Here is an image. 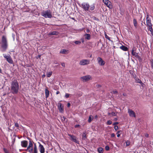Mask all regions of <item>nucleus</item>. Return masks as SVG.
I'll return each instance as SVG.
<instances>
[{"label":"nucleus","mask_w":153,"mask_h":153,"mask_svg":"<svg viewBox=\"0 0 153 153\" xmlns=\"http://www.w3.org/2000/svg\"><path fill=\"white\" fill-rule=\"evenodd\" d=\"M11 91L13 94H17L19 89V84L16 79H14L11 83Z\"/></svg>","instance_id":"1"},{"label":"nucleus","mask_w":153,"mask_h":153,"mask_svg":"<svg viewBox=\"0 0 153 153\" xmlns=\"http://www.w3.org/2000/svg\"><path fill=\"white\" fill-rule=\"evenodd\" d=\"M95 5L94 3H93L90 5L88 3L84 2L82 3L80 7L85 11L90 12L94 9Z\"/></svg>","instance_id":"2"},{"label":"nucleus","mask_w":153,"mask_h":153,"mask_svg":"<svg viewBox=\"0 0 153 153\" xmlns=\"http://www.w3.org/2000/svg\"><path fill=\"white\" fill-rule=\"evenodd\" d=\"M8 44L6 36H3L1 37V51L2 52L5 51L7 49Z\"/></svg>","instance_id":"3"},{"label":"nucleus","mask_w":153,"mask_h":153,"mask_svg":"<svg viewBox=\"0 0 153 153\" xmlns=\"http://www.w3.org/2000/svg\"><path fill=\"white\" fill-rule=\"evenodd\" d=\"M146 24L145 22H144V24L148 27L149 30L151 32L152 34V33H153V30L152 27V25L151 23V19L149 17L148 14L146 15Z\"/></svg>","instance_id":"4"},{"label":"nucleus","mask_w":153,"mask_h":153,"mask_svg":"<svg viewBox=\"0 0 153 153\" xmlns=\"http://www.w3.org/2000/svg\"><path fill=\"white\" fill-rule=\"evenodd\" d=\"M41 15L45 18H51L52 17L51 13L50 10L43 11L41 13Z\"/></svg>","instance_id":"5"},{"label":"nucleus","mask_w":153,"mask_h":153,"mask_svg":"<svg viewBox=\"0 0 153 153\" xmlns=\"http://www.w3.org/2000/svg\"><path fill=\"white\" fill-rule=\"evenodd\" d=\"M30 140L29 143V145L27 147V148L26 149V150L28 151L30 153H32L33 150V141L31 140Z\"/></svg>","instance_id":"6"},{"label":"nucleus","mask_w":153,"mask_h":153,"mask_svg":"<svg viewBox=\"0 0 153 153\" xmlns=\"http://www.w3.org/2000/svg\"><path fill=\"white\" fill-rule=\"evenodd\" d=\"M3 55L4 57L6 59V60L10 64H13V61L9 54L6 55L5 54H3Z\"/></svg>","instance_id":"7"},{"label":"nucleus","mask_w":153,"mask_h":153,"mask_svg":"<svg viewBox=\"0 0 153 153\" xmlns=\"http://www.w3.org/2000/svg\"><path fill=\"white\" fill-rule=\"evenodd\" d=\"M90 63V60L88 59H83L80 60L79 62V64L81 65H87Z\"/></svg>","instance_id":"8"},{"label":"nucleus","mask_w":153,"mask_h":153,"mask_svg":"<svg viewBox=\"0 0 153 153\" xmlns=\"http://www.w3.org/2000/svg\"><path fill=\"white\" fill-rule=\"evenodd\" d=\"M68 135L70 137V140L72 141L79 144V141L77 140L76 137L73 134H68Z\"/></svg>","instance_id":"9"},{"label":"nucleus","mask_w":153,"mask_h":153,"mask_svg":"<svg viewBox=\"0 0 153 153\" xmlns=\"http://www.w3.org/2000/svg\"><path fill=\"white\" fill-rule=\"evenodd\" d=\"M81 79L83 82H87L89 80L91 79L92 78L91 76L89 75H86L81 77Z\"/></svg>","instance_id":"10"},{"label":"nucleus","mask_w":153,"mask_h":153,"mask_svg":"<svg viewBox=\"0 0 153 153\" xmlns=\"http://www.w3.org/2000/svg\"><path fill=\"white\" fill-rule=\"evenodd\" d=\"M103 1L105 4L110 8H111L113 7L111 2L109 0H103Z\"/></svg>","instance_id":"11"},{"label":"nucleus","mask_w":153,"mask_h":153,"mask_svg":"<svg viewBox=\"0 0 153 153\" xmlns=\"http://www.w3.org/2000/svg\"><path fill=\"white\" fill-rule=\"evenodd\" d=\"M97 60L99 64L101 66H103L105 65V62L100 57H98L97 58Z\"/></svg>","instance_id":"12"},{"label":"nucleus","mask_w":153,"mask_h":153,"mask_svg":"<svg viewBox=\"0 0 153 153\" xmlns=\"http://www.w3.org/2000/svg\"><path fill=\"white\" fill-rule=\"evenodd\" d=\"M128 113L130 116L131 117H136V115L134 112L132 110L129 109Z\"/></svg>","instance_id":"13"},{"label":"nucleus","mask_w":153,"mask_h":153,"mask_svg":"<svg viewBox=\"0 0 153 153\" xmlns=\"http://www.w3.org/2000/svg\"><path fill=\"white\" fill-rule=\"evenodd\" d=\"M39 150L40 153H45V149L42 145L39 143Z\"/></svg>","instance_id":"14"},{"label":"nucleus","mask_w":153,"mask_h":153,"mask_svg":"<svg viewBox=\"0 0 153 153\" xmlns=\"http://www.w3.org/2000/svg\"><path fill=\"white\" fill-rule=\"evenodd\" d=\"M28 142L26 140H23L21 142V145L23 147L26 148L27 146Z\"/></svg>","instance_id":"15"},{"label":"nucleus","mask_w":153,"mask_h":153,"mask_svg":"<svg viewBox=\"0 0 153 153\" xmlns=\"http://www.w3.org/2000/svg\"><path fill=\"white\" fill-rule=\"evenodd\" d=\"M58 108L59 110V111L60 112H62L64 110V108L63 106L62 105V104L59 103L58 104Z\"/></svg>","instance_id":"16"},{"label":"nucleus","mask_w":153,"mask_h":153,"mask_svg":"<svg viewBox=\"0 0 153 153\" xmlns=\"http://www.w3.org/2000/svg\"><path fill=\"white\" fill-rule=\"evenodd\" d=\"M59 33V32L56 31L52 32L49 33V35H58Z\"/></svg>","instance_id":"17"},{"label":"nucleus","mask_w":153,"mask_h":153,"mask_svg":"<svg viewBox=\"0 0 153 153\" xmlns=\"http://www.w3.org/2000/svg\"><path fill=\"white\" fill-rule=\"evenodd\" d=\"M120 49L124 51H127L128 50V48L126 46L122 45L120 47Z\"/></svg>","instance_id":"18"},{"label":"nucleus","mask_w":153,"mask_h":153,"mask_svg":"<svg viewBox=\"0 0 153 153\" xmlns=\"http://www.w3.org/2000/svg\"><path fill=\"white\" fill-rule=\"evenodd\" d=\"M60 53L62 54H67L68 53V50L66 49H62L61 50Z\"/></svg>","instance_id":"19"},{"label":"nucleus","mask_w":153,"mask_h":153,"mask_svg":"<svg viewBox=\"0 0 153 153\" xmlns=\"http://www.w3.org/2000/svg\"><path fill=\"white\" fill-rule=\"evenodd\" d=\"M33 150V153H38L37 147L36 144H34V147Z\"/></svg>","instance_id":"20"},{"label":"nucleus","mask_w":153,"mask_h":153,"mask_svg":"<svg viewBox=\"0 0 153 153\" xmlns=\"http://www.w3.org/2000/svg\"><path fill=\"white\" fill-rule=\"evenodd\" d=\"M84 36L85 39L87 40H90L91 39V36L90 34L86 33L84 35Z\"/></svg>","instance_id":"21"},{"label":"nucleus","mask_w":153,"mask_h":153,"mask_svg":"<svg viewBox=\"0 0 153 153\" xmlns=\"http://www.w3.org/2000/svg\"><path fill=\"white\" fill-rule=\"evenodd\" d=\"M45 95L46 98H48L49 96V91L47 88L45 89Z\"/></svg>","instance_id":"22"},{"label":"nucleus","mask_w":153,"mask_h":153,"mask_svg":"<svg viewBox=\"0 0 153 153\" xmlns=\"http://www.w3.org/2000/svg\"><path fill=\"white\" fill-rule=\"evenodd\" d=\"M133 22L134 27L136 28H137V22L136 19H134L133 20Z\"/></svg>","instance_id":"23"},{"label":"nucleus","mask_w":153,"mask_h":153,"mask_svg":"<svg viewBox=\"0 0 153 153\" xmlns=\"http://www.w3.org/2000/svg\"><path fill=\"white\" fill-rule=\"evenodd\" d=\"M93 116L91 115H90L88 117V122L89 123H90L91 122L92 120H93Z\"/></svg>","instance_id":"24"},{"label":"nucleus","mask_w":153,"mask_h":153,"mask_svg":"<svg viewBox=\"0 0 153 153\" xmlns=\"http://www.w3.org/2000/svg\"><path fill=\"white\" fill-rule=\"evenodd\" d=\"M132 55L134 56L136 58H139V56L138 55L137 53H136L135 52L131 53Z\"/></svg>","instance_id":"25"},{"label":"nucleus","mask_w":153,"mask_h":153,"mask_svg":"<svg viewBox=\"0 0 153 153\" xmlns=\"http://www.w3.org/2000/svg\"><path fill=\"white\" fill-rule=\"evenodd\" d=\"M97 151L99 153H102L103 152V149L102 147L99 148L97 149Z\"/></svg>","instance_id":"26"},{"label":"nucleus","mask_w":153,"mask_h":153,"mask_svg":"<svg viewBox=\"0 0 153 153\" xmlns=\"http://www.w3.org/2000/svg\"><path fill=\"white\" fill-rule=\"evenodd\" d=\"M52 71H50L48 72L46 74V76L47 77H49L52 75Z\"/></svg>","instance_id":"27"},{"label":"nucleus","mask_w":153,"mask_h":153,"mask_svg":"<svg viewBox=\"0 0 153 153\" xmlns=\"http://www.w3.org/2000/svg\"><path fill=\"white\" fill-rule=\"evenodd\" d=\"M71 95V94H69L68 93H65V97L66 98H68L70 97V96Z\"/></svg>","instance_id":"28"},{"label":"nucleus","mask_w":153,"mask_h":153,"mask_svg":"<svg viewBox=\"0 0 153 153\" xmlns=\"http://www.w3.org/2000/svg\"><path fill=\"white\" fill-rule=\"evenodd\" d=\"M82 139H83L85 140L86 138V134L85 132L83 133V134L82 135Z\"/></svg>","instance_id":"29"},{"label":"nucleus","mask_w":153,"mask_h":153,"mask_svg":"<svg viewBox=\"0 0 153 153\" xmlns=\"http://www.w3.org/2000/svg\"><path fill=\"white\" fill-rule=\"evenodd\" d=\"M126 145L127 146H129L130 144V142L129 140H127L126 141Z\"/></svg>","instance_id":"30"},{"label":"nucleus","mask_w":153,"mask_h":153,"mask_svg":"<svg viewBox=\"0 0 153 153\" xmlns=\"http://www.w3.org/2000/svg\"><path fill=\"white\" fill-rule=\"evenodd\" d=\"M3 150L5 153H10L9 151H8V150L5 148H4Z\"/></svg>","instance_id":"31"},{"label":"nucleus","mask_w":153,"mask_h":153,"mask_svg":"<svg viewBox=\"0 0 153 153\" xmlns=\"http://www.w3.org/2000/svg\"><path fill=\"white\" fill-rule=\"evenodd\" d=\"M112 122L111 120H108L107 121V124L108 125H110L112 124Z\"/></svg>","instance_id":"32"},{"label":"nucleus","mask_w":153,"mask_h":153,"mask_svg":"<svg viewBox=\"0 0 153 153\" xmlns=\"http://www.w3.org/2000/svg\"><path fill=\"white\" fill-rule=\"evenodd\" d=\"M105 38L106 39H108V40H110V37H109L106 34V33H105Z\"/></svg>","instance_id":"33"},{"label":"nucleus","mask_w":153,"mask_h":153,"mask_svg":"<svg viewBox=\"0 0 153 153\" xmlns=\"http://www.w3.org/2000/svg\"><path fill=\"white\" fill-rule=\"evenodd\" d=\"M136 50V48L134 47L132 49L131 53H133V52H135Z\"/></svg>","instance_id":"34"},{"label":"nucleus","mask_w":153,"mask_h":153,"mask_svg":"<svg viewBox=\"0 0 153 153\" xmlns=\"http://www.w3.org/2000/svg\"><path fill=\"white\" fill-rule=\"evenodd\" d=\"M74 43L78 45L80 44L81 43V42L79 41H76L74 42Z\"/></svg>","instance_id":"35"},{"label":"nucleus","mask_w":153,"mask_h":153,"mask_svg":"<svg viewBox=\"0 0 153 153\" xmlns=\"http://www.w3.org/2000/svg\"><path fill=\"white\" fill-rule=\"evenodd\" d=\"M109 147L108 146H106L105 147V149L106 151H108L109 150Z\"/></svg>","instance_id":"36"},{"label":"nucleus","mask_w":153,"mask_h":153,"mask_svg":"<svg viewBox=\"0 0 153 153\" xmlns=\"http://www.w3.org/2000/svg\"><path fill=\"white\" fill-rule=\"evenodd\" d=\"M151 63L152 68L153 69V59L151 60Z\"/></svg>","instance_id":"37"},{"label":"nucleus","mask_w":153,"mask_h":153,"mask_svg":"<svg viewBox=\"0 0 153 153\" xmlns=\"http://www.w3.org/2000/svg\"><path fill=\"white\" fill-rule=\"evenodd\" d=\"M137 82L138 83H142V81L139 79H138L137 80Z\"/></svg>","instance_id":"38"},{"label":"nucleus","mask_w":153,"mask_h":153,"mask_svg":"<svg viewBox=\"0 0 153 153\" xmlns=\"http://www.w3.org/2000/svg\"><path fill=\"white\" fill-rule=\"evenodd\" d=\"M114 129L116 131H117V130L118 129V126H114Z\"/></svg>","instance_id":"39"},{"label":"nucleus","mask_w":153,"mask_h":153,"mask_svg":"<svg viewBox=\"0 0 153 153\" xmlns=\"http://www.w3.org/2000/svg\"><path fill=\"white\" fill-rule=\"evenodd\" d=\"M66 119L65 117L64 116L61 117V120L62 121H65V119Z\"/></svg>","instance_id":"40"},{"label":"nucleus","mask_w":153,"mask_h":153,"mask_svg":"<svg viewBox=\"0 0 153 153\" xmlns=\"http://www.w3.org/2000/svg\"><path fill=\"white\" fill-rule=\"evenodd\" d=\"M95 86L97 88H98L101 87V85H100L98 84H96L95 85Z\"/></svg>","instance_id":"41"},{"label":"nucleus","mask_w":153,"mask_h":153,"mask_svg":"<svg viewBox=\"0 0 153 153\" xmlns=\"http://www.w3.org/2000/svg\"><path fill=\"white\" fill-rule=\"evenodd\" d=\"M111 115L113 116H115L116 115V114L114 112H112L111 113Z\"/></svg>","instance_id":"42"},{"label":"nucleus","mask_w":153,"mask_h":153,"mask_svg":"<svg viewBox=\"0 0 153 153\" xmlns=\"http://www.w3.org/2000/svg\"><path fill=\"white\" fill-rule=\"evenodd\" d=\"M15 126L16 127H19V125L18 123H15Z\"/></svg>","instance_id":"43"},{"label":"nucleus","mask_w":153,"mask_h":153,"mask_svg":"<svg viewBox=\"0 0 153 153\" xmlns=\"http://www.w3.org/2000/svg\"><path fill=\"white\" fill-rule=\"evenodd\" d=\"M115 136V134L114 133H112L111 134V137H114Z\"/></svg>","instance_id":"44"},{"label":"nucleus","mask_w":153,"mask_h":153,"mask_svg":"<svg viewBox=\"0 0 153 153\" xmlns=\"http://www.w3.org/2000/svg\"><path fill=\"white\" fill-rule=\"evenodd\" d=\"M119 123L118 122H115L113 124V125H114V126H116V125H117Z\"/></svg>","instance_id":"45"},{"label":"nucleus","mask_w":153,"mask_h":153,"mask_svg":"<svg viewBox=\"0 0 153 153\" xmlns=\"http://www.w3.org/2000/svg\"><path fill=\"white\" fill-rule=\"evenodd\" d=\"M80 126L79 125V124H78V125H76L75 126H74V127L75 128H77V127H79Z\"/></svg>","instance_id":"46"},{"label":"nucleus","mask_w":153,"mask_h":153,"mask_svg":"<svg viewBox=\"0 0 153 153\" xmlns=\"http://www.w3.org/2000/svg\"><path fill=\"white\" fill-rule=\"evenodd\" d=\"M145 136L147 137H148L149 136V135L147 133H146L145 134Z\"/></svg>","instance_id":"47"},{"label":"nucleus","mask_w":153,"mask_h":153,"mask_svg":"<svg viewBox=\"0 0 153 153\" xmlns=\"http://www.w3.org/2000/svg\"><path fill=\"white\" fill-rule=\"evenodd\" d=\"M112 92L114 94H116L117 93V91H113Z\"/></svg>","instance_id":"48"},{"label":"nucleus","mask_w":153,"mask_h":153,"mask_svg":"<svg viewBox=\"0 0 153 153\" xmlns=\"http://www.w3.org/2000/svg\"><path fill=\"white\" fill-rule=\"evenodd\" d=\"M140 61H141L142 60V59H141V58L140 56H139V58H137Z\"/></svg>","instance_id":"49"},{"label":"nucleus","mask_w":153,"mask_h":153,"mask_svg":"<svg viewBox=\"0 0 153 153\" xmlns=\"http://www.w3.org/2000/svg\"><path fill=\"white\" fill-rule=\"evenodd\" d=\"M123 95L124 96H127V94L125 93H123Z\"/></svg>","instance_id":"50"},{"label":"nucleus","mask_w":153,"mask_h":153,"mask_svg":"<svg viewBox=\"0 0 153 153\" xmlns=\"http://www.w3.org/2000/svg\"><path fill=\"white\" fill-rule=\"evenodd\" d=\"M61 65H62V66L63 67H65V63H62L61 64Z\"/></svg>","instance_id":"51"},{"label":"nucleus","mask_w":153,"mask_h":153,"mask_svg":"<svg viewBox=\"0 0 153 153\" xmlns=\"http://www.w3.org/2000/svg\"><path fill=\"white\" fill-rule=\"evenodd\" d=\"M86 31L87 33H89L90 32V30L88 29H87Z\"/></svg>","instance_id":"52"},{"label":"nucleus","mask_w":153,"mask_h":153,"mask_svg":"<svg viewBox=\"0 0 153 153\" xmlns=\"http://www.w3.org/2000/svg\"><path fill=\"white\" fill-rule=\"evenodd\" d=\"M67 106L68 107H69L70 106V103L68 102L67 104Z\"/></svg>","instance_id":"53"},{"label":"nucleus","mask_w":153,"mask_h":153,"mask_svg":"<svg viewBox=\"0 0 153 153\" xmlns=\"http://www.w3.org/2000/svg\"><path fill=\"white\" fill-rule=\"evenodd\" d=\"M60 93V92L59 91H57L56 92V94H58Z\"/></svg>","instance_id":"54"},{"label":"nucleus","mask_w":153,"mask_h":153,"mask_svg":"<svg viewBox=\"0 0 153 153\" xmlns=\"http://www.w3.org/2000/svg\"><path fill=\"white\" fill-rule=\"evenodd\" d=\"M45 77V74H44L42 76V77L44 78Z\"/></svg>","instance_id":"55"},{"label":"nucleus","mask_w":153,"mask_h":153,"mask_svg":"<svg viewBox=\"0 0 153 153\" xmlns=\"http://www.w3.org/2000/svg\"><path fill=\"white\" fill-rule=\"evenodd\" d=\"M121 132V131H118L117 132V134H119V133Z\"/></svg>","instance_id":"56"},{"label":"nucleus","mask_w":153,"mask_h":153,"mask_svg":"<svg viewBox=\"0 0 153 153\" xmlns=\"http://www.w3.org/2000/svg\"><path fill=\"white\" fill-rule=\"evenodd\" d=\"M120 136V134H117V137H119Z\"/></svg>","instance_id":"57"},{"label":"nucleus","mask_w":153,"mask_h":153,"mask_svg":"<svg viewBox=\"0 0 153 153\" xmlns=\"http://www.w3.org/2000/svg\"><path fill=\"white\" fill-rule=\"evenodd\" d=\"M95 118H97V115H96L95 117H94Z\"/></svg>","instance_id":"58"},{"label":"nucleus","mask_w":153,"mask_h":153,"mask_svg":"<svg viewBox=\"0 0 153 153\" xmlns=\"http://www.w3.org/2000/svg\"><path fill=\"white\" fill-rule=\"evenodd\" d=\"M0 73H2V71L1 69L0 68Z\"/></svg>","instance_id":"59"},{"label":"nucleus","mask_w":153,"mask_h":153,"mask_svg":"<svg viewBox=\"0 0 153 153\" xmlns=\"http://www.w3.org/2000/svg\"><path fill=\"white\" fill-rule=\"evenodd\" d=\"M54 63L55 64H56L57 63V62H54Z\"/></svg>","instance_id":"60"},{"label":"nucleus","mask_w":153,"mask_h":153,"mask_svg":"<svg viewBox=\"0 0 153 153\" xmlns=\"http://www.w3.org/2000/svg\"><path fill=\"white\" fill-rule=\"evenodd\" d=\"M38 56H39V57L40 58L41 56V55H39Z\"/></svg>","instance_id":"61"},{"label":"nucleus","mask_w":153,"mask_h":153,"mask_svg":"<svg viewBox=\"0 0 153 153\" xmlns=\"http://www.w3.org/2000/svg\"><path fill=\"white\" fill-rule=\"evenodd\" d=\"M91 56H92V55H91L90 56V57H91Z\"/></svg>","instance_id":"62"},{"label":"nucleus","mask_w":153,"mask_h":153,"mask_svg":"<svg viewBox=\"0 0 153 153\" xmlns=\"http://www.w3.org/2000/svg\"><path fill=\"white\" fill-rule=\"evenodd\" d=\"M22 153H26V152H23Z\"/></svg>","instance_id":"63"},{"label":"nucleus","mask_w":153,"mask_h":153,"mask_svg":"<svg viewBox=\"0 0 153 153\" xmlns=\"http://www.w3.org/2000/svg\"><path fill=\"white\" fill-rule=\"evenodd\" d=\"M115 120H117V119H115Z\"/></svg>","instance_id":"64"}]
</instances>
